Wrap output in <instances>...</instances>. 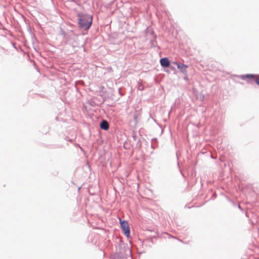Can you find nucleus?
<instances>
[{
    "mask_svg": "<svg viewBox=\"0 0 259 259\" xmlns=\"http://www.w3.org/2000/svg\"><path fill=\"white\" fill-rule=\"evenodd\" d=\"M78 17L79 26L85 30L89 29L92 23V17L87 14H78Z\"/></svg>",
    "mask_w": 259,
    "mask_h": 259,
    "instance_id": "nucleus-1",
    "label": "nucleus"
},
{
    "mask_svg": "<svg viewBox=\"0 0 259 259\" xmlns=\"http://www.w3.org/2000/svg\"><path fill=\"white\" fill-rule=\"evenodd\" d=\"M120 222L121 227L124 232V235L127 237H130V229L127 222L124 221H122L121 220H120Z\"/></svg>",
    "mask_w": 259,
    "mask_h": 259,
    "instance_id": "nucleus-2",
    "label": "nucleus"
},
{
    "mask_svg": "<svg viewBox=\"0 0 259 259\" xmlns=\"http://www.w3.org/2000/svg\"><path fill=\"white\" fill-rule=\"evenodd\" d=\"M175 64L177 65L178 68L181 72L183 73L186 72V69L188 68V66L187 65L181 64L178 62H175Z\"/></svg>",
    "mask_w": 259,
    "mask_h": 259,
    "instance_id": "nucleus-3",
    "label": "nucleus"
},
{
    "mask_svg": "<svg viewBox=\"0 0 259 259\" xmlns=\"http://www.w3.org/2000/svg\"><path fill=\"white\" fill-rule=\"evenodd\" d=\"M161 65L163 67H168L170 65L169 60L167 58H164L160 59Z\"/></svg>",
    "mask_w": 259,
    "mask_h": 259,
    "instance_id": "nucleus-4",
    "label": "nucleus"
},
{
    "mask_svg": "<svg viewBox=\"0 0 259 259\" xmlns=\"http://www.w3.org/2000/svg\"><path fill=\"white\" fill-rule=\"evenodd\" d=\"M100 127L104 130H107L109 128V124L106 120H103L100 123Z\"/></svg>",
    "mask_w": 259,
    "mask_h": 259,
    "instance_id": "nucleus-5",
    "label": "nucleus"
},
{
    "mask_svg": "<svg viewBox=\"0 0 259 259\" xmlns=\"http://www.w3.org/2000/svg\"><path fill=\"white\" fill-rule=\"evenodd\" d=\"M255 81L257 84L259 85V76L255 78Z\"/></svg>",
    "mask_w": 259,
    "mask_h": 259,
    "instance_id": "nucleus-6",
    "label": "nucleus"
},
{
    "mask_svg": "<svg viewBox=\"0 0 259 259\" xmlns=\"http://www.w3.org/2000/svg\"><path fill=\"white\" fill-rule=\"evenodd\" d=\"M245 77L246 78H253L254 77V75L252 74H247L246 75Z\"/></svg>",
    "mask_w": 259,
    "mask_h": 259,
    "instance_id": "nucleus-7",
    "label": "nucleus"
},
{
    "mask_svg": "<svg viewBox=\"0 0 259 259\" xmlns=\"http://www.w3.org/2000/svg\"><path fill=\"white\" fill-rule=\"evenodd\" d=\"M138 116V115H135L134 116V119H135V120L136 121V122L137 121Z\"/></svg>",
    "mask_w": 259,
    "mask_h": 259,
    "instance_id": "nucleus-8",
    "label": "nucleus"
},
{
    "mask_svg": "<svg viewBox=\"0 0 259 259\" xmlns=\"http://www.w3.org/2000/svg\"><path fill=\"white\" fill-rule=\"evenodd\" d=\"M49 129L48 128V130H47V131H46V132H45V134H47V133L49 132Z\"/></svg>",
    "mask_w": 259,
    "mask_h": 259,
    "instance_id": "nucleus-9",
    "label": "nucleus"
}]
</instances>
